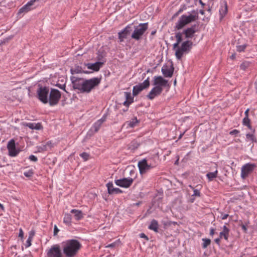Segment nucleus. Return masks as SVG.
Listing matches in <instances>:
<instances>
[{
	"instance_id": "nucleus-1",
	"label": "nucleus",
	"mask_w": 257,
	"mask_h": 257,
	"mask_svg": "<svg viewBox=\"0 0 257 257\" xmlns=\"http://www.w3.org/2000/svg\"><path fill=\"white\" fill-rule=\"evenodd\" d=\"M73 88L81 92L89 93L100 83L101 78H93L88 80L72 77L71 78Z\"/></svg>"
},
{
	"instance_id": "nucleus-2",
	"label": "nucleus",
	"mask_w": 257,
	"mask_h": 257,
	"mask_svg": "<svg viewBox=\"0 0 257 257\" xmlns=\"http://www.w3.org/2000/svg\"><path fill=\"white\" fill-rule=\"evenodd\" d=\"M81 247L80 243L76 239H70L64 242L63 251L66 257H74Z\"/></svg>"
},
{
	"instance_id": "nucleus-3",
	"label": "nucleus",
	"mask_w": 257,
	"mask_h": 257,
	"mask_svg": "<svg viewBox=\"0 0 257 257\" xmlns=\"http://www.w3.org/2000/svg\"><path fill=\"white\" fill-rule=\"evenodd\" d=\"M193 43L189 40L183 42L180 48L176 50L175 56L177 59L180 60L184 53L188 52L192 48Z\"/></svg>"
},
{
	"instance_id": "nucleus-4",
	"label": "nucleus",
	"mask_w": 257,
	"mask_h": 257,
	"mask_svg": "<svg viewBox=\"0 0 257 257\" xmlns=\"http://www.w3.org/2000/svg\"><path fill=\"white\" fill-rule=\"evenodd\" d=\"M148 23L140 24L139 26L135 27V30L132 35V38L136 40H140L145 31L148 29Z\"/></svg>"
},
{
	"instance_id": "nucleus-5",
	"label": "nucleus",
	"mask_w": 257,
	"mask_h": 257,
	"mask_svg": "<svg viewBox=\"0 0 257 257\" xmlns=\"http://www.w3.org/2000/svg\"><path fill=\"white\" fill-rule=\"evenodd\" d=\"M61 92L57 89L52 88L49 93L48 102L51 106L56 105L61 98Z\"/></svg>"
},
{
	"instance_id": "nucleus-6",
	"label": "nucleus",
	"mask_w": 257,
	"mask_h": 257,
	"mask_svg": "<svg viewBox=\"0 0 257 257\" xmlns=\"http://www.w3.org/2000/svg\"><path fill=\"white\" fill-rule=\"evenodd\" d=\"M49 89L47 87L40 86L37 90V94L39 99L43 103L48 102V94Z\"/></svg>"
},
{
	"instance_id": "nucleus-7",
	"label": "nucleus",
	"mask_w": 257,
	"mask_h": 257,
	"mask_svg": "<svg viewBox=\"0 0 257 257\" xmlns=\"http://www.w3.org/2000/svg\"><path fill=\"white\" fill-rule=\"evenodd\" d=\"M149 77H148L143 83H139L134 86L133 89V94L134 96H137L140 92L149 87Z\"/></svg>"
},
{
	"instance_id": "nucleus-8",
	"label": "nucleus",
	"mask_w": 257,
	"mask_h": 257,
	"mask_svg": "<svg viewBox=\"0 0 257 257\" xmlns=\"http://www.w3.org/2000/svg\"><path fill=\"white\" fill-rule=\"evenodd\" d=\"M255 168L254 164L247 163L241 167V177L242 179L246 178L251 173Z\"/></svg>"
},
{
	"instance_id": "nucleus-9",
	"label": "nucleus",
	"mask_w": 257,
	"mask_h": 257,
	"mask_svg": "<svg viewBox=\"0 0 257 257\" xmlns=\"http://www.w3.org/2000/svg\"><path fill=\"white\" fill-rule=\"evenodd\" d=\"M47 257H62L60 246L55 244L51 246L47 253Z\"/></svg>"
},
{
	"instance_id": "nucleus-10",
	"label": "nucleus",
	"mask_w": 257,
	"mask_h": 257,
	"mask_svg": "<svg viewBox=\"0 0 257 257\" xmlns=\"http://www.w3.org/2000/svg\"><path fill=\"white\" fill-rule=\"evenodd\" d=\"M134 179L131 178H123L115 180L116 185L121 187L128 188L133 184Z\"/></svg>"
},
{
	"instance_id": "nucleus-11",
	"label": "nucleus",
	"mask_w": 257,
	"mask_h": 257,
	"mask_svg": "<svg viewBox=\"0 0 257 257\" xmlns=\"http://www.w3.org/2000/svg\"><path fill=\"white\" fill-rule=\"evenodd\" d=\"M7 148L9 150V155L12 157H15L19 153V151L16 149L15 142L13 139L8 142Z\"/></svg>"
},
{
	"instance_id": "nucleus-12",
	"label": "nucleus",
	"mask_w": 257,
	"mask_h": 257,
	"mask_svg": "<svg viewBox=\"0 0 257 257\" xmlns=\"http://www.w3.org/2000/svg\"><path fill=\"white\" fill-rule=\"evenodd\" d=\"M163 88L159 86L154 87L147 95V97L151 100L153 99L156 96L159 95L162 92Z\"/></svg>"
},
{
	"instance_id": "nucleus-13",
	"label": "nucleus",
	"mask_w": 257,
	"mask_h": 257,
	"mask_svg": "<svg viewBox=\"0 0 257 257\" xmlns=\"http://www.w3.org/2000/svg\"><path fill=\"white\" fill-rule=\"evenodd\" d=\"M196 27V25H194L183 31L182 33L185 35V38L186 39H188L194 37V34L197 32Z\"/></svg>"
},
{
	"instance_id": "nucleus-14",
	"label": "nucleus",
	"mask_w": 257,
	"mask_h": 257,
	"mask_svg": "<svg viewBox=\"0 0 257 257\" xmlns=\"http://www.w3.org/2000/svg\"><path fill=\"white\" fill-rule=\"evenodd\" d=\"M138 167L141 174L145 173L147 170L151 168L150 165L147 163L146 159L139 161L138 163Z\"/></svg>"
},
{
	"instance_id": "nucleus-15",
	"label": "nucleus",
	"mask_w": 257,
	"mask_h": 257,
	"mask_svg": "<svg viewBox=\"0 0 257 257\" xmlns=\"http://www.w3.org/2000/svg\"><path fill=\"white\" fill-rule=\"evenodd\" d=\"M153 84L160 87H165L168 84V81L164 79L162 76H155L154 77V80Z\"/></svg>"
},
{
	"instance_id": "nucleus-16",
	"label": "nucleus",
	"mask_w": 257,
	"mask_h": 257,
	"mask_svg": "<svg viewBox=\"0 0 257 257\" xmlns=\"http://www.w3.org/2000/svg\"><path fill=\"white\" fill-rule=\"evenodd\" d=\"M130 26H127L122 31L118 33V38L120 42L123 41L124 39L127 38L132 31Z\"/></svg>"
},
{
	"instance_id": "nucleus-17",
	"label": "nucleus",
	"mask_w": 257,
	"mask_h": 257,
	"mask_svg": "<svg viewBox=\"0 0 257 257\" xmlns=\"http://www.w3.org/2000/svg\"><path fill=\"white\" fill-rule=\"evenodd\" d=\"M174 67L172 65L170 68L167 65H164L162 68V72L164 76L166 77H171L174 72Z\"/></svg>"
},
{
	"instance_id": "nucleus-18",
	"label": "nucleus",
	"mask_w": 257,
	"mask_h": 257,
	"mask_svg": "<svg viewBox=\"0 0 257 257\" xmlns=\"http://www.w3.org/2000/svg\"><path fill=\"white\" fill-rule=\"evenodd\" d=\"M103 65V62H96L94 63H88L86 65L89 69L93 70L94 71H98Z\"/></svg>"
},
{
	"instance_id": "nucleus-19",
	"label": "nucleus",
	"mask_w": 257,
	"mask_h": 257,
	"mask_svg": "<svg viewBox=\"0 0 257 257\" xmlns=\"http://www.w3.org/2000/svg\"><path fill=\"white\" fill-rule=\"evenodd\" d=\"M106 115H104L102 117L98 120L96 122L94 123L93 126V128L95 132H98L99 130L101 124L106 120Z\"/></svg>"
},
{
	"instance_id": "nucleus-20",
	"label": "nucleus",
	"mask_w": 257,
	"mask_h": 257,
	"mask_svg": "<svg viewBox=\"0 0 257 257\" xmlns=\"http://www.w3.org/2000/svg\"><path fill=\"white\" fill-rule=\"evenodd\" d=\"M70 212L74 214L75 219L76 220H79L83 217V213L81 210L74 209H72Z\"/></svg>"
},
{
	"instance_id": "nucleus-21",
	"label": "nucleus",
	"mask_w": 257,
	"mask_h": 257,
	"mask_svg": "<svg viewBox=\"0 0 257 257\" xmlns=\"http://www.w3.org/2000/svg\"><path fill=\"white\" fill-rule=\"evenodd\" d=\"M229 231V229L224 225L223 228V231L220 232V238H224L226 240H227L228 239Z\"/></svg>"
},
{
	"instance_id": "nucleus-22",
	"label": "nucleus",
	"mask_w": 257,
	"mask_h": 257,
	"mask_svg": "<svg viewBox=\"0 0 257 257\" xmlns=\"http://www.w3.org/2000/svg\"><path fill=\"white\" fill-rule=\"evenodd\" d=\"M158 222L156 220L153 219L152 220L150 225L149 226V228L151 230H154L156 232H158Z\"/></svg>"
},
{
	"instance_id": "nucleus-23",
	"label": "nucleus",
	"mask_w": 257,
	"mask_h": 257,
	"mask_svg": "<svg viewBox=\"0 0 257 257\" xmlns=\"http://www.w3.org/2000/svg\"><path fill=\"white\" fill-rule=\"evenodd\" d=\"M71 215L69 213H65L63 219L64 223L68 225H70L71 223Z\"/></svg>"
},
{
	"instance_id": "nucleus-24",
	"label": "nucleus",
	"mask_w": 257,
	"mask_h": 257,
	"mask_svg": "<svg viewBox=\"0 0 257 257\" xmlns=\"http://www.w3.org/2000/svg\"><path fill=\"white\" fill-rule=\"evenodd\" d=\"M139 123V120L137 117L133 118L130 121H127L125 122V124H127L131 127H134Z\"/></svg>"
},
{
	"instance_id": "nucleus-25",
	"label": "nucleus",
	"mask_w": 257,
	"mask_h": 257,
	"mask_svg": "<svg viewBox=\"0 0 257 257\" xmlns=\"http://www.w3.org/2000/svg\"><path fill=\"white\" fill-rule=\"evenodd\" d=\"M26 125L31 129H35L37 130H39L41 128V125L40 123H28Z\"/></svg>"
},
{
	"instance_id": "nucleus-26",
	"label": "nucleus",
	"mask_w": 257,
	"mask_h": 257,
	"mask_svg": "<svg viewBox=\"0 0 257 257\" xmlns=\"http://www.w3.org/2000/svg\"><path fill=\"white\" fill-rule=\"evenodd\" d=\"M251 65V62L245 61L243 62L240 65V68L242 70H245L248 68L250 67Z\"/></svg>"
},
{
	"instance_id": "nucleus-27",
	"label": "nucleus",
	"mask_w": 257,
	"mask_h": 257,
	"mask_svg": "<svg viewBox=\"0 0 257 257\" xmlns=\"http://www.w3.org/2000/svg\"><path fill=\"white\" fill-rule=\"evenodd\" d=\"M51 143L47 142L46 145H42L41 146H40L38 148V151L39 152H43L46 151H47L48 147H51Z\"/></svg>"
},
{
	"instance_id": "nucleus-28",
	"label": "nucleus",
	"mask_w": 257,
	"mask_h": 257,
	"mask_svg": "<svg viewBox=\"0 0 257 257\" xmlns=\"http://www.w3.org/2000/svg\"><path fill=\"white\" fill-rule=\"evenodd\" d=\"M185 25H186L184 23V22L183 21L181 18H180L179 21L176 24L175 29L177 30H180L182 28H183Z\"/></svg>"
},
{
	"instance_id": "nucleus-29",
	"label": "nucleus",
	"mask_w": 257,
	"mask_h": 257,
	"mask_svg": "<svg viewBox=\"0 0 257 257\" xmlns=\"http://www.w3.org/2000/svg\"><path fill=\"white\" fill-rule=\"evenodd\" d=\"M185 17L186 19V20L188 21V23H190L194 21H195L196 19L198 18V15H190L189 16H185Z\"/></svg>"
},
{
	"instance_id": "nucleus-30",
	"label": "nucleus",
	"mask_w": 257,
	"mask_h": 257,
	"mask_svg": "<svg viewBox=\"0 0 257 257\" xmlns=\"http://www.w3.org/2000/svg\"><path fill=\"white\" fill-rule=\"evenodd\" d=\"M31 10V7H30L27 4L21 8L19 11V13H26Z\"/></svg>"
},
{
	"instance_id": "nucleus-31",
	"label": "nucleus",
	"mask_w": 257,
	"mask_h": 257,
	"mask_svg": "<svg viewBox=\"0 0 257 257\" xmlns=\"http://www.w3.org/2000/svg\"><path fill=\"white\" fill-rule=\"evenodd\" d=\"M227 5L226 2L224 3V6L221 10H220V14L222 17H223L227 13Z\"/></svg>"
},
{
	"instance_id": "nucleus-32",
	"label": "nucleus",
	"mask_w": 257,
	"mask_h": 257,
	"mask_svg": "<svg viewBox=\"0 0 257 257\" xmlns=\"http://www.w3.org/2000/svg\"><path fill=\"white\" fill-rule=\"evenodd\" d=\"M183 35V33L178 32L175 34V38L176 39V42L178 43H180L183 40L182 35Z\"/></svg>"
},
{
	"instance_id": "nucleus-33",
	"label": "nucleus",
	"mask_w": 257,
	"mask_h": 257,
	"mask_svg": "<svg viewBox=\"0 0 257 257\" xmlns=\"http://www.w3.org/2000/svg\"><path fill=\"white\" fill-rule=\"evenodd\" d=\"M217 171L216 170L214 172H210L207 174V177L209 180H212L217 176Z\"/></svg>"
},
{
	"instance_id": "nucleus-34",
	"label": "nucleus",
	"mask_w": 257,
	"mask_h": 257,
	"mask_svg": "<svg viewBox=\"0 0 257 257\" xmlns=\"http://www.w3.org/2000/svg\"><path fill=\"white\" fill-rule=\"evenodd\" d=\"M202 241H203V243L202 244V247L203 248H206L211 243V240L210 239L203 238Z\"/></svg>"
},
{
	"instance_id": "nucleus-35",
	"label": "nucleus",
	"mask_w": 257,
	"mask_h": 257,
	"mask_svg": "<svg viewBox=\"0 0 257 257\" xmlns=\"http://www.w3.org/2000/svg\"><path fill=\"white\" fill-rule=\"evenodd\" d=\"M106 186L108 190V193L109 194H112V191L114 188L113 187V184L112 182H109L106 184Z\"/></svg>"
},
{
	"instance_id": "nucleus-36",
	"label": "nucleus",
	"mask_w": 257,
	"mask_h": 257,
	"mask_svg": "<svg viewBox=\"0 0 257 257\" xmlns=\"http://www.w3.org/2000/svg\"><path fill=\"white\" fill-rule=\"evenodd\" d=\"M246 139H247L248 140L252 141V142H256V138L254 135V134L253 133H251V134H247L246 135Z\"/></svg>"
},
{
	"instance_id": "nucleus-37",
	"label": "nucleus",
	"mask_w": 257,
	"mask_h": 257,
	"mask_svg": "<svg viewBox=\"0 0 257 257\" xmlns=\"http://www.w3.org/2000/svg\"><path fill=\"white\" fill-rule=\"evenodd\" d=\"M242 122L244 125H249L250 124V119H249L248 117H244L243 119Z\"/></svg>"
},
{
	"instance_id": "nucleus-38",
	"label": "nucleus",
	"mask_w": 257,
	"mask_h": 257,
	"mask_svg": "<svg viewBox=\"0 0 257 257\" xmlns=\"http://www.w3.org/2000/svg\"><path fill=\"white\" fill-rule=\"evenodd\" d=\"M24 175L27 177H30L33 176L34 172L32 170H30L24 173Z\"/></svg>"
},
{
	"instance_id": "nucleus-39",
	"label": "nucleus",
	"mask_w": 257,
	"mask_h": 257,
	"mask_svg": "<svg viewBox=\"0 0 257 257\" xmlns=\"http://www.w3.org/2000/svg\"><path fill=\"white\" fill-rule=\"evenodd\" d=\"M245 48H246L245 45H239V46H237L236 50L238 52H240L243 51L244 50V49H245Z\"/></svg>"
},
{
	"instance_id": "nucleus-40",
	"label": "nucleus",
	"mask_w": 257,
	"mask_h": 257,
	"mask_svg": "<svg viewBox=\"0 0 257 257\" xmlns=\"http://www.w3.org/2000/svg\"><path fill=\"white\" fill-rule=\"evenodd\" d=\"M80 156L85 160L86 161L88 159L89 155L88 154L84 152L80 155Z\"/></svg>"
},
{
	"instance_id": "nucleus-41",
	"label": "nucleus",
	"mask_w": 257,
	"mask_h": 257,
	"mask_svg": "<svg viewBox=\"0 0 257 257\" xmlns=\"http://www.w3.org/2000/svg\"><path fill=\"white\" fill-rule=\"evenodd\" d=\"M131 144V146H133L132 149H136L139 146V144H138L135 141H132Z\"/></svg>"
},
{
	"instance_id": "nucleus-42",
	"label": "nucleus",
	"mask_w": 257,
	"mask_h": 257,
	"mask_svg": "<svg viewBox=\"0 0 257 257\" xmlns=\"http://www.w3.org/2000/svg\"><path fill=\"white\" fill-rule=\"evenodd\" d=\"M200 196V192L197 189H194L193 191V194L192 196H198L199 197Z\"/></svg>"
},
{
	"instance_id": "nucleus-43",
	"label": "nucleus",
	"mask_w": 257,
	"mask_h": 257,
	"mask_svg": "<svg viewBox=\"0 0 257 257\" xmlns=\"http://www.w3.org/2000/svg\"><path fill=\"white\" fill-rule=\"evenodd\" d=\"M122 191L119 188H114L113 189V190L112 191V194H118L122 193Z\"/></svg>"
},
{
	"instance_id": "nucleus-44",
	"label": "nucleus",
	"mask_w": 257,
	"mask_h": 257,
	"mask_svg": "<svg viewBox=\"0 0 257 257\" xmlns=\"http://www.w3.org/2000/svg\"><path fill=\"white\" fill-rule=\"evenodd\" d=\"M32 240V238L28 237V238L27 240V242H26V244L25 245L26 247H28L31 245Z\"/></svg>"
},
{
	"instance_id": "nucleus-45",
	"label": "nucleus",
	"mask_w": 257,
	"mask_h": 257,
	"mask_svg": "<svg viewBox=\"0 0 257 257\" xmlns=\"http://www.w3.org/2000/svg\"><path fill=\"white\" fill-rule=\"evenodd\" d=\"M29 159L31 161H33V162H37L38 160L36 156H35L34 155H32L30 156Z\"/></svg>"
},
{
	"instance_id": "nucleus-46",
	"label": "nucleus",
	"mask_w": 257,
	"mask_h": 257,
	"mask_svg": "<svg viewBox=\"0 0 257 257\" xmlns=\"http://www.w3.org/2000/svg\"><path fill=\"white\" fill-rule=\"evenodd\" d=\"M124 93L126 99V100H130V99H132L130 93L125 92Z\"/></svg>"
},
{
	"instance_id": "nucleus-47",
	"label": "nucleus",
	"mask_w": 257,
	"mask_h": 257,
	"mask_svg": "<svg viewBox=\"0 0 257 257\" xmlns=\"http://www.w3.org/2000/svg\"><path fill=\"white\" fill-rule=\"evenodd\" d=\"M239 133V131L237 130H233L230 132L229 134L231 135H236Z\"/></svg>"
},
{
	"instance_id": "nucleus-48",
	"label": "nucleus",
	"mask_w": 257,
	"mask_h": 257,
	"mask_svg": "<svg viewBox=\"0 0 257 257\" xmlns=\"http://www.w3.org/2000/svg\"><path fill=\"white\" fill-rule=\"evenodd\" d=\"M39 0H31L30 2H29L27 4L30 6V7H32L34 4L37 2V1H38Z\"/></svg>"
},
{
	"instance_id": "nucleus-49",
	"label": "nucleus",
	"mask_w": 257,
	"mask_h": 257,
	"mask_svg": "<svg viewBox=\"0 0 257 257\" xmlns=\"http://www.w3.org/2000/svg\"><path fill=\"white\" fill-rule=\"evenodd\" d=\"M35 232L34 230H31V231H30L29 238L32 239L34 236L35 235Z\"/></svg>"
},
{
	"instance_id": "nucleus-50",
	"label": "nucleus",
	"mask_w": 257,
	"mask_h": 257,
	"mask_svg": "<svg viewBox=\"0 0 257 257\" xmlns=\"http://www.w3.org/2000/svg\"><path fill=\"white\" fill-rule=\"evenodd\" d=\"M133 102V100H125L124 102H123V105H124L125 106H126L127 107H128L129 106V105Z\"/></svg>"
},
{
	"instance_id": "nucleus-51",
	"label": "nucleus",
	"mask_w": 257,
	"mask_h": 257,
	"mask_svg": "<svg viewBox=\"0 0 257 257\" xmlns=\"http://www.w3.org/2000/svg\"><path fill=\"white\" fill-rule=\"evenodd\" d=\"M59 231V229L57 228L56 225H55L54 226V235H56L58 233Z\"/></svg>"
},
{
	"instance_id": "nucleus-52",
	"label": "nucleus",
	"mask_w": 257,
	"mask_h": 257,
	"mask_svg": "<svg viewBox=\"0 0 257 257\" xmlns=\"http://www.w3.org/2000/svg\"><path fill=\"white\" fill-rule=\"evenodd\" d=\"M180 18L183 20V21L184 22V23L186 25H187L188 24H189L188 21H187L186 20V19L185 17V15H182Z\"/></svg>"
},
{
	"instance_id": "nucleus-53",
	"label": "nucleus",
	"mask_w": 257,
	"mask_h": 257,
	"mask_svg": "<svg viewBox=\"0 0 257 257\" xmlns=\"http://www.w3.org/2000/svg\"><path fill=\"white\" fill-rule=\"evenodd\" d=\"M71 73L72 74H74V73H80V71L79 70L78 68L77 69H71Z\"/></svg>"
},
{
	"instance_id": "nucleus-54",
	"label": "nucleus",
	"mask_w": 257,
	"mask_h": 257,
	"mask_svg": "<svg viewBox=\"0 0 257 257\" xmlns=\"http://www.w3.org/2000/svg\"><path fill=\"white\" fill-rule=\"evenodd\" d=\"M228 216V214H221V219L222 220L226 219Z\"/></svg>"
},
{
	"instance_id": "nucleus-55",
	"label": "nucleus",
	"mask_w": 257,
	"mask_h": 257,
	"mask_svg": "<svg viewBox=\"0 0 257 257\" xmlns=\"http://www.w3.org/2000/svg\"><path fill=\"white\" fill-rule=\"evenodd\" d=\"M180 44L177 43V42L174 43L173 44V49L175 50V49H178L179 47H178V46Z\"/></svg>"
},
{
	"instance_id": "nucleus-56",
	"label": "nucleus",
	"mask_w": 257,
	"mask_h": 257,
	"mask_svg": "<svg viewBox=\"0 0 257 257\" xmlns=\"http://www.w3.org/2000/svg\"><path fill=\"white\" fill-rule=\"evenodd\" d=\"M23 236H24V232H23L22 229L21 228L19 230V236L21 237V238H23Z\"/></svg>"
},
{
	"instance_id": "nucleus-57",
	"label": "nucleus",
	"mask_w": 257,
	"mask_h": 257,
	"mask_svg": "<svg viewBox=\"0 0 257 257\" xmlns=\"http://www.w3.org/2000/svg\"><path fill=\"white\" fill-rule=\"evenodd\" d=\"M247 127L251 131V133L254 134L255 132V130L254 128H252L250 124H249V125H246Z\"/></svg>"
},
{
	"instance_id": "nucleus-58",
	"label": "nucleus",
	"mask_w": 257,
	"mask_h": 257,
	"mask_svg": "<svg viewBox=\"0 0 257 257\" xmlns=\"http://www.w3.org/2000/svg\"><path fill=\"white\" fill-rule=\"evenodd\" d=\"M115 245V243H112L106 246V247H113Z\"/></svg>"
},
{
	"instance_id": "nucleus-59",
	"label": "nucleus",
	"mask_w": 257,
	"mask_h": 257,
	"mask_svg": "<svg viewBox=\"0 0 257 257\" xmlns=\"http://www.w3.org/2000/svg\"><path fill=\"white\" fill-rule=\"evenodd\" d=\"M140 236H141V237H142V238H146L147 240H148V237H147V236H146L144 233H141V234H140Z\"/></svg>"
},
{
	"instance_id": "nucleus-60",
	"label": "nucleus",
	"mask_w": 257,
	"mask_h": 257,
	"mask_svg": "<svg viewBox=\"0 0 257 257\" xmlns=\"http://www.w3.org/2000/svg\"><path fill=\"white\" fill-rule=\"evenodd\" d=\"M58 87H59L60 88H61V89H63L64 90H65V91H66V90H65V84H64V85H61V84H59V85H58Z\"/></svg>"
},
{
	"instance_id": "nucleus-61",
	"label": "nucleus",
	"mask_w": 257,
	"mask_h": 257,
	"mask_svg": "<svg viewBox=\"0 0 257 257\" xmlns=\"http://www.w3.org/2000/svg\"><path fill=\"white\" fill-rule=\"evenodd\" d=\"M221 238H220V237H219V238H216V239H215V243H217V244H219V242H220V239H221Z\"/></svg>"
},
{
	"instance_id": "nucleus-62",
	"label": "nucleus",
	"mask_w": 257,
	"mask_h": 257,
	"mask_svg": "<svg viewBox=\"0 0 257 257\" xmlns=\"http://www.w3.org/2000/svg\"><path fill=\"white\" fill-rule=\"evenodd\" d=\"M241 227L242 228V229L245 232L247 230V228L246 227V226H245V225L244 224H242L241 225Z\"/></svg>"
},
{
	"instance_id": "nucleus-63",
	"label": "nucleus",
	"mask_w": 257,
	"mask_h": 257,
	"mask_svg": "<svg viewBox=\"0 0 257 257\" xmlns=\"http://www.w3.org/2000/svg\"><path fill=\"white\" fill-rule=\"evenodd\" d=\"M248 112H249V109H247L244 112L245 117H248Z\"/></svg>"
},
{
	"instance_id": "nucleus-64",
	"label": "nucleus",
	"mask_w": 257,
	"mask_h": 257,
	"mask_svg": "<svg viewBox=\"0 0 257 257\" xmlns=\"http://www.w3.org/2000/svg\"><path fill=\"white\" fill-rule=\"evenodd\" d=\"M214 231L215 230L213 228H211L210 229V234L212 236L214 233Z\"/></svg>"
}]
</instances>
